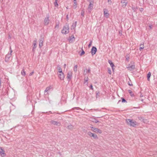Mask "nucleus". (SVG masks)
Here are the masks:
<instances>
[{
	"mask_svg": "<svg viewBox=\"0 0 157 157\" xmlns=\"http://www.w3.org/2000/svg\"><path fill=\"white\" fill-rule=\"evenodd\" d=\"M89 80V78L88 77L87 78H85L84 79V83L86 84L87 86H88V81Z\"/></svg>",
	"mask_w": 157,
	"mask_h": 157,
	"instance_id": "obj_23",
	"label": "nucleus"
},
{
	"mask_svg": "<svg viewBox=\"0 0 157 157\" xmlns=\"http://www.w3.org/2000/svg\"><path fill=\"white\" fill-rule=\"evenodd\" d=\"M82 51L81 53L80 54V55L81 56H82V55H83L84 54H85L84 51L82 50Z\"/></svg>",
	"mask_w": 157,
	"mask_h": 157,
	"instance_id": "obj_37",
	"label": "nucleus"
},
{
	"mask_svg": "<svg viewBox=\"0 0 157 157\" xmlns=\"http://www.w3.org/2000/svg\"><path fill=\"white\" fill-rule=\"evenodd\" d=\"M92 40L90 41L89 44L88 45V47L90 48L92 44Z\"/></svg>",
	"mask_w": 157,
	"mask_h": 157,
	"instance_id": "obj_36",
	"label": "nucleus"
},
{
	"mask_svg": "<svg viewBox=\"0 0 157 157\" xmlns=\"http://www.w3.org/2000/svg\"><path fill=\"white\" fill-rule=\"evenodd\" d=\"M97 48L94 47H93L91 50V53L92 55L93 56L97 52Z\"/></svg>",
	"mask_w": 157,
	"mask_h": 157,
	"instance_id": "obj_16",
	"label": "nucleus"
},
{
	"mask_svg": "<svg viewBox=\"0 0 157 157\" xmlns=\"http://www.w3.org/2000/svg\"><path fill=\"white\" fill-rule=\"evenodd\" d=\"M37 42V40L36 39L35 40H34L33 42V51L34 52L35 49L37 47L36 45V43Z\"/></svg>",
	"mask_w": 157,
	"mask_h": 157,
	"instance_id": "obj_17",
	"label": "nucleus"
},
{
	"mask_svg": "<svg viewBox=\"0 0 157 157\" xmlns=\"http://www.w3.org/2000/svg\"><path fill=\"white\" fill-rule=\"evenodd\" d=\"M78 108L76 107V108Z\"/></svg>",
	"mask_w": 157,
	"mask_h": 157,
	"instance_id": "obj_55",
	"label": "nucleus"
},
{
	"mask_svg": "<svg viewBox=\"0 0 157 157\" xmlns=\"http://www.w3.org/2000/svg\"><path fill=\"white\" fill-rule=\"evenodd\" d=\"M128 93L132 97H133L134 96V94L132 92L131 90H128Z\"/></svg>",
	"mask_w": 157,
	"mask_h": 157,
	"instance_id": "obj_25",
	"label": "nucleus"
},
{
	"mask_svg": "<svg viewBox=\"0 0 157 157\" xmlns=\"http://www.w3.org/2000/svg\"><path fill=\"white\" fill-rule=\"evenodd\" d=\"M89 88H90V89H91L92 90H94L92 84H91L90 85V86H89Z\"/></svg>",
	"mask_w": 157,
	"mask_h": 157,
	"instance_id": "obj_39",
	"label": "nucleus"
},
{
	"mask_svg": "<svg viewBox=\"0 0 157 157\" xmlns=\"http://www.w3.org/2000/svg\"><path fill=\"white\" fill-rule=\"evenodd\" d=\"M127 68L128 70L131 71L135 69V66L134 64H132L131 66L128 67Z\"/></svg>",
	"mask_w": 157,
	"mask_h": 157,
	"instance_id": "obj_19",
	"label": "nucleus"
},
{
	"mask_svg": "<svg viewBox=\"0 0 157 157\" xmlns=\"http://www.w3.org/2000/svg\"><path fill=\"white\" fill-rule=\"evenodd\" d=\"M49 18V15H47L46 16V17L44 19V23L45 25H47L49 24L50 21Z\"/></svg>",
	"mask_w": 157,
	"mask_h": 157,
	"instance_id": "obj_5",
	"label": "nucleus"
},
{
	"mask_svg": "<svg viewBox=\"0 0 157 157\" xmlns=\"http://www.w3.org/2000/svg\"><path fill=\"white\" fill-rule=\"evenodd\" d=\"M74 3L73 4L72 7L74 9H75L77 7L78 4L76 2V0H73Z\"/></svg>",
	"mask_w": 157,
	"mask_h": 157,
	"instance_id": "obj_18",
	"label": "nucleus"
},
{
	"mask_svg": "<svg viewBox=\"0 0 157 157\" xmlns=\"http://www.w3.org/2000/svg\"><path fill=\"white\" fill-rule=\"evenodd\" d=\"M67 128L69 129H72L73 128V126L71 124H70L67 126Z\"/></svg>",
	"mask_w": 157,
	"mask_h": 157,
	"instance_id": "obj_32",
	"label": "nucleus"
},
{
	"mask_svg": "<svg viewBox=\"0 0 157 157\" xmlns=\"http://www.w3.org/2000/svg\"><path fill=\"white\" fill-rule=\"evenodd\" d=\"M129 85H130V86H132V85L129 84Z\"/></svg>",
	"mask_w": 157,
	"mask_h": 157,
	"instance_id": "obj_54",
	"label": "nucleus"
},
{
	"mask_svg": "<svg viewBox=\"0 0 157 157\" xmlns=\"http://www.w3.org/2000/svg\"><path fill=\"white\" fill-rule=\"evenodd\" d=\"M76 24L77 21H75V23H73L71 26V29H74L75 28L76 25Z\"/></svg>",
	"mask_w": 157,
	"mask_h": 157,
	"instance_id": "obj_24",
	"label": "nucleus"
},
{
	"mask_svg": "<svg viewBox=\"0 0 157 157\" xmlns=\"http://www.w3.org/2000/svg\"><path fill=\"white\" fill-rule=\"evenodd\" d=\"M33 73H34V72L33 71L32 72L30 73V74L29 75V76L32 75Z\"/></svg>",
	"mask_w": 157,
	"mask_h": 157,
	"instance_id": "obj_41",
	"label": "nucleus"
},
{
	"mask_svg": "<svg viewBox=\"0 0 157 157\" xmlns=\"http://www.w3.org/2000/svg\"><path fill=\"white\" fill-rule=\"evenodd\" d=\"M108 0V2L109 4H111L112 3L111 0Z\"/></svg>",
	"mask_w": 157,
	"mask_h": 157,
	"instance_id": "obj_40",
	"label": "nucleus"
},
{
	"mask_svg": "<svg viewBox=\"0 0 157 157\" xmlns=\"http://www.w3.org/2000/svg\"><path fill=\"white\" fill-rule=\"evenodd\" d=\"M143 96V95H140V97H142Z\"/></svg>",
	"mask_w": 157,
	"mask_h": 157,
	"instance_id": "obj_52",
	"label": "nucleus"
},
{
	"mask_svg": "<svg viewBox=\"0 0 157 157\" xmlns=\"http://www.w3.org/2000/svg\"><path fill=\"white\" fill-rule=\"evenodd\" d=\"M66 19L67 21H68L69 20V18H68V15H67L66 16Z\"/></svg>",
	"mask_w": 157,
	"mask_h": 157,
	"instance_id": "obj_43",
	"label": "nucleus"
},
{
	"mask_svg": "<svg viewBox=\"0 0 157 157\" xmlns=\"http://www.w3.org/2000/svg\"><path fill=\"white\" fill-rule=\"evenodd\" d=\"M90 68H88L87 69H86V70H84V74L86 75V74L90 73Z\"/></svg>",
	"mask_w": 157,
	"mask_h": 157,
	"instance_id": "obj_22",
	"label": "nucleus"
},
{
	"mask_svg": "<svg viewBox=\"0 0 157 157\" xmlns=\"http://www.w3.org/2000/svg\"><path fill=\"white\" fill-rule=\"evenodd\" d=\"M50 123L51 124L57 126H59L61 125V123L60 122L55 121L53 120H51L50 121Z\"/></svg>",
	"mask_w": 157,
	"mask_h": 157,
	"instance_id": "obj_6",
	"label": "nucleus"
},
{
	"mask_svg": "<svg viewBox=\"0 0 157 157\" xmlns=\"http://www.w3.org/2000/svg\"><path fill=\"white\" fill-rule=\"evenodd\" d=\"M91 130L95 132H98L100 134L102 132V131L101 130L97 128H94V129H92Z\"/></svg>",
	"mask_w": 157,
	"mask_h": 157,
	"instance_id": "obj_15",
	"label": "nucleus"
},
{
	"mask_svg": "<svg viewBox=\"0 0 157 157\" xmlns=\"http://www.w3.org/2000/svg\"><path fill=\"white\" fill-rule=\"evenodd\" d=\"M13 52L12 50L11 49V48H10V53H9L6 56L5 58V61L6 62H8L12 55V53Z\"/></svg>",
	"mask_w": 157,
	"mask_h": 157,
	"instance_id": "obj_2",
	"label": "nucleus"
},
{
	"mask_svg": "<svg viewBox=\"0 0 157 157\" xmlns=\"http://www.w3.org/2000/svg\"><path fill=\"white\" fill-rule=\"evenodd\" d=\"M132 9L133 10H134V11H135L136 9L135 8L132 7Z\"/></svg>",
	"mask_w": 157,
	"mask_h": 157,
	"instance_id": "obj_46",
	"label": "nucleus"
},
{
	"mask_svg": "<svg viewBox=\"0 0 157 157\" xmlns=\"http://www.w3.org/2000/svg\"><path fill=\"white\" fill-rule=\"evenodd\" d=\"M58 77L61 80H63L64 78V75L63 73L62 72H59L58 73Z\"/></svg>",
	"mask_w": 157,
	"mask_h": 157,
	"instance_id": "obj_13",
	"label": "nucleus"
},
{
	"mask_svg": "<svg viewBox=\"0 0 157 157\" xmlns=\"http://www.w3.org/2000/svg\"><path fill=\"white\" fill-rule=\"evenodd\" d=\"M84 13H85V12L84 10H82L81 11V15L83 17H84Z\"/></svg>",
	"mask_w": 157,
	"mask_h": 157,
	"instance_id": "obj_35",
	"label": "nucleus"
},
{
	"mask_svg": "<svg viewBox=\"0 0 157 157\" xmlns=\"http://www.w3.org/2000/svg\"><path fill=\"white\" fill-rule=\"evenodd\" d=\"M21 74L23 76H25V71L24 69H23L21 71Z\"/></svg>",
	"mask_w": 157,
	"mask_h": 157,
	"instance_id": "obj_33",
	"label": "nucleus"
},
{
	"mask_svg": "<svg viewBox=\"0 0 157 157\" xmlns=\"http://www.w3.org/2000/svg\"><path fill=\"white\" fill-rule=\"evenodd\" d=\"M151 73L150 72H148V73L147 74V80L148 81H150V78L151 77Z\"/></svg>",
	"mask_w": 157,
	"mask_h": 157,
	"instance_id": "obj_27",
	"label": "nucleus"
},
{
	"mask_svg": "<svg viewBox=\"0 0 157 157\" xmlns=\"http://www.w3.org/2000/svg\"><path fill=\"white\" fill-rule=\"evenodd\" d=\"M108 73L110 75L111 74V69L109 68H108Z\"/></svg>",
	"mask_w": 157,
	"mask_h": 157,
	"instance_id": "obj_34",
	"label": "nucleus"
},
{
	"mask_svg": "<svg viewBox=\"0 0 157 157\" xmlns=\"http://www.w3.org/2000/svg\"><path fill=\"white\" fill-rule=\"evenodd\" d=\"M93 6L94 2L92 1L90 2V3L87 8V10L89 13H90L91 12V11L93 9Z\"/></svg>",
	"mask_w": 157,
	"mask_h": 157,
	"instance_id": "obj_4",
	"label": "nucleus"
},
{
	"mask_svg": "<svg viewBox=\"0 0 157 157\" xmlns=\"http://www.w3.org/2000/svg\"><path fill=\"white\" fill-rule=\"evenodd\" d=\"M66 64H64V68H65L66 67Z\"/></svg>",
	"mask_w": 157,
	"mask_h": 157,
	"instance_id": "obj_49",
	"label": "nucleus"
},
{
	"mask_svg": "<svg viewBox=\"0 0 157 157\" xmlns=\"http://www.w3.org/2000/svg\"><path fill=\"white\" fill-rule=\"evenodd\" d=\"M103 12L104 16L106 18H108L109 16V14L108 13V10L106 9H103Z\"/></svg>",
	"mask_w": 157,
	"mask_h": 157,
	"instance_id": "obj_11",
	"label": "nucleus"
},
{
	"mask_svg": "<svg viewBox=\"0 0 157 157\" xmlns=\"http://www.w3.org/2000/svg\"><path fill=\"white\" fill-rule=\"evenodd\" d=\"M73 72L72 71H69L67 74V78L68 79V81L71 80L72 78Z\"/></svg>",
	"mask_w": 157,
	"mask_h": 157,
	"instance_id": "obj_8",
	"label": "nucleus"
},
{
	"mask_svg": "<svg viewBox=\"0 0 157 157\" xmlns=\"http://www.w3.org/2000/svg\"><path fill=\"white\" fill-rule=\"evenodd\" d=\"M0 154L1 156L2 157H5L6 156V154L5 153V151L2 148V147H0Z\"/></svg>",
	"mask_w": 157,
	"mask_h": 157,
	"instance_id": "obj_12",
	"label": "nucleus"
},
{
	"mask_svg": "<svg viewBox=\"0 0 157 157\" xmlns=\"http://www.w3.org/2000/svg\"><path fill=\"white\" fill-rule=\"evenodd\" d=\"M90 121H91L93 122H94L96 123H97L99 122V121L98 120L95 118H93L92 117L90 118Z\"/></svg>",
	"mask_w": 157,
	"mask_h": 157,
	"instance_id": "obj_21",
	"label": "nucleus"
},
{
	"mask_svg": "<svg viewBox=\"0 0 157 157\" xmlns=\"http://www.w3.org/2000/svg\"><path fill=\"white\" fill-rule=\"evenodd\" d=\"M143 10V8H140V11H142Z\"/></svg>",
	"mask_w": 157,
	"mask_h": 157,
	"instance_id": "obj_44",
	"label": "nucleus"
},
{
	"mask_svg": "<svg viewBox=\"0 0 157 157\" xmlns=\"http://www.w3.org/2000/svg\"><path fill=\"white\" fill-rule=\"evenodd\" d=\"M49 112H50L51 113V111H50Z\"/></svg>",
	"mask_w": 157,
	"mask_h": 157,
	"instance_id": "obj_56",
	"label": "nucleus"
},
{
	"mask_svg": "<svg viewBox=\"0 0 157 157\" xmlns=\"http://www.w3.org/2000/svg\"><path fill=\"white\" fill-rule=\"evenodd\" d=\"M90 128L92 129H94V128L93 127H90Z\"/></svg>",
	"mask_w": 157,
	"mask_h": 157,
	"instance_id": "obj_50",
	"label": "nucleus"
},
{
	"mask_svg": "<svg viewBox=\"0 0 157 157\" xmlns=\"http://www.w3.org/2000/svg\"><path fill=\"white\" fill-rule=\"evenodd\" d=\"M149 27L150 28V29H151L152 28V26L151 25H149Z\"/></svg>",
	"mask_w": 157,
	"mask_h": 157,
	"instance_id": "obj_47",
	"label": "nucleus"
},
{
	"mask_svg": "<svg viewBox=\"0 0 157 157\" xmlns=\"http://www.w3.org/2000/svg\"><path fill=\"white\" fill-rule=\"evenodd\" d=\"M57 69L58 71V72H62V69L61 68L59 65H57Z\"/></svg>",
	"mask_w": 157,
	"mask_h": 157,
	"instance_id": "obj_28",
	"label": "nucleus"
},
{
	"mask_svg": "<svg viewBox=\"0 0 157 157\" xmlns=\"http://www.w3.org/2000/svg\"><path fill=\"white\" fill-rule=\"evenodd\" d=\"M69 28L68 25H66L63 27L61 32L63 34H67L69 33Z\"/></svg>",
	"mask_w": 157,
	"mask_h": 157,
	"instance_id": "obj_3",
	"label": "nucleus"
},
{
	"mask_svg": "<svg viewBox=\"0 0 157 157\" xmlns=\"http://www.w3.org/2000/svg\"><path fill=\"white\" fill-rule=\"evenodd\" d=\"M122 102H127L124 99V98H122Z\"/></svg>",
	"mask_w": 157,
	"mask_h": 157,
	"instance_id": "obj_38",
	"label": "nucleus"
},
{
	"mask_svg": "<svg viewBox=\"0 0 157 157\" xmlns=\"http://www.w3.org/2000/svg\"><path fill=\"white\" fill-rule=\"evenodd\" d=\"M119 34L121 35H122V32H121L119 31Z\"/></svg>",
	"mask_w": 157,
	"mask_h": 157,
	"instance_id": "obj_45",
	"label": "nucleus"
},
{
	"mask_svg": "<svg viewBox=\"0 0 157 157\" xmlns=\"http://www.w3.org/2000/svg\"><path fill=\"white\" fill-rule=\"evenodd\" d=\"M52 86H50L47 87L44 91V94L45 95H46L48 94V92L50 90L52 89Z\"/></svg>",
	"mask_w": 157,
	"mask_h": 157,
	"instance_id": "obj_14",
	"label": "nucleus"
},
{
	"mask_svg": "<svg viewBox=\"0 0 157 157\" xmlns=\"http://www.w3.org/2000/svg\"><path fill=\"white\" fill-rule=\"evenodd\" d=\"M144 44H141L140 45V48L139 49L140 51H141L144 48Z\"/></svg>",
	"mask_w": 157,
	"mask_h": 157,
	"instance_id": "obj_30",
	"label": "nucleus"
},
{
	"mask_svg": "<svg viewBox=\"0 0 157 157\" xmlns=\"http://www.w3.org/2000/svg\"><path fill=\"white\" fill-rule=\"evenodd\" d=\"M108 63L110 64V65L112 68V70L113 71L114 70V66L113 62L111 60H108Z\"/></svg>",
	"mask_w": 157,
	"mask_h": 157,
	"instance_id": "obj_20",
	"label": "nucleus"
},
{
	"mask_svg": "<svg viewBox=\"0 0 157 157\" xmlns=\"http://www.w3.org/2000/svg\"><path fill=\"white\" fill-rule=\"evenodd\" d=\"M143 122L144 123H146L147 122V121L146 119H144L143 120Z\"/></svg>",
	"mask_w": 157,
	"mask_h": 157,
	"instance_id": "obj_42",
	"label": "nucleus"
},
{
	"mask_svg": "<svg viewBox=\"0 0 157 157\" xmlns=\"http://www.w3.org/2000/svg\"><path fill=\"white\" fill-rule=\"evenodd\" d=\"M57 1H58L56 0L54 3L55 6L57 8L59 6L57 3Z\"/></svg>",
	"mask_w": 157,
	"mask_h": 157,
	"instance_id": "obj_31",
	"label": "nucleus"
},
{
	"mask_svg": "<svg viewBox=\"0 0 157 157\" xmlns=\"http://www.w3.org/2000/svg\"><path fill=\"white\" fill-rule=\"evenodd\" d=\"M121 3L122 7L123 8H125L128 3V1L127 0H121Z\"/></svg>",
	"mask_w": 157,
	"mask_h": 157,
	"instance_id": "obj_7",
	"label": "nucleus"
},
{
	"mask_svg": "<svg viewBox=\"0 0 157 157\" xmlns=\"http://www.w3.org/2000/svg\"><path fill=\"white\" fill-rule=\"evenodd\" d=\"M140 100L142 101V102H143V99H140Z\"/></svg>",
	"mask_w": 157,
	"mask_h": 157,
	"instance_id": "obj_51",
	"label": "nucleus"
},
{
	"mask_svg": "<svg viewBox=\"0 0 157 157\" xmlns=\"http://www.w3.org/2000/svg\"><path fill=\"white\" fill-rule=\"evenodd\" d=\"M126 122L128 124L134 127L137 124V122L135 121L130 119H126Z\"/></svg>",
	"mask_w": 157,
	"mask_h": 157,
	"instance_id": "obj_1",
	"label": "nucleus"
},
{
	"mask_svg": "<svg viewBox=\"0 0 157 157\" xmlns=\"http://www.w3.org/2000/svg\"><path fill=\"white\" fill-rule=\"evenodd\" d=\"M0 1L1 2H2L3 1V0H0Z\"/></svg>",
	"mask_w": 157,
	"mask_h": 157,
	"instance_id": "obj_53",
	"label": "nucleus"
},
{
	"mask_svg": "<svg viewBox=\"0 0 157 157\" xmlns=\"http://www.w3.org/2000/svg\"><path fill=\"white\" fill-rule=\"evenodd\" d=\"M1 83H2V81L1 79H0V86H1Z\"/></svg>",
	"mask_w": 157,
	"mask_h": 157,
	"instance_id": "obj_48",
	"label": "nucleus"
},
{
	"mask_svg": "<svg viewBox=\"0 0 157 157\" xmlns=\"http://www.w3.org/2000/svg\"><path fill=\"white\" fill-rule=\"evenodd\" d=\"M78 65H75L73 68V70L75 72H76L77 70Z\"/></svg>",
	"mask_w": 157,
	"mask_h": 157,
	"instance_id": "obj_29",
	"label": "nucleus"
},
{
	"mask_svg": "<svg viewBox=\"0 0 157 157\" xmlns=\"http://www.w3.org/2000/svg\"><path fill=\"white\" fill-rule=\"evenodd\" d=\"M75 38L73 36H72L70 37L69 40L70 41L72 42L73 40H75Z\"/></svg>",
	"mask_w": 157,
	"mask_h": 157,
	"instance_id": "obj_26",
	"label": "nucleus"
},
{
	"mask_svg": "<svg viewBox=\"0 0 157 157\" xmlns=\"http://www.w3.org/2000/svg\"><path fill=\"white\" fill-rule=\"evenodd\" d=\"M44 40V38L42 36H41L40 39L39 40V46L40 48L43 46V43Z\"/></svg>",
	"mask_w": 157,
	"mask_h": 157,
	"instance_id": "obj_9",
	"label": "nucleus"
},
{
	"mask_svg": "<svg viewBox=\"0 0 157 157\" xmlns=\"http://www.w3.org/2000/svg\"><path fill=\"white\" fill-rule=\"evenodd\" d=\"M87 134L90 137H92L95 139H98V137L94 133H92L91 132H88L87 133Z\"/></svg>",
	"mask_w": 157,
	"mask_h": 157,
	"instance_id": "obj_10",
	"label": "nucleus"
}]
</instances>
